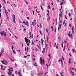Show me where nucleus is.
I'll use <instances>...</instances> for the list:
<instances>
[{
  "instance_id": "nucleus-9",
  "label": "nucleus",
  "mask_w": 76,
  "mask_h": 76,
  "mask_svg": "<svg viewBox=\"0 0 76 76\" xmlns=\"http://www.w3.org/2000/svg\"><path fill=\"white\" fill-rule=\"evenodd\" d=\"M8 74V75L10 76L11 75H12V72H8L7 73Z\"/></svg>"
},
{
  "instance_id": "nucleus-42",
  "label": "nucleus",
  "mask_w": 76,
  "mask_h": 76,
  "mask_svg": "<svg viewBox=\"0 0 76 76\" xmlns=\"http://www.w3.org/2000/svg\"><path fill=\"white\" fill-rule=\"evenodd\" d=\"M36 51H38V49L36 48L35 49Z\"/></svg>"
},
{
  "instance_id": "nucleus-7",
  "label": "nucleus",
  "mask_w": 76,
  "mask_h": 76,
  "mask_svg": "<svg viewBox=\"0 0 76 76\" xmlns=\"http://www.w3.org/2000/svg\"><path fill=\"white\" fill-rule=\"evenodd\" d=\"M68 35L69 36V37H71L72 39H73V35H72V34H70V31L69 32V33L68 34Z\"/></svg>"
},
{
  "instance_id": "nucleus-47",
  "label": "nucleus",
  "mask_w": 76,
  "mask_h": 76,
  "mask_svg": "<svg viewBox=\"0 0 76 76\" xmlns=\"http://www.w3.org/2000/svg\"><path fill=\"white\" fill-rule=\"evenodd\" d=\"M55 21H56V23H57V20L56 19H55Z\"/></svg>"
},
{
  "instance_id": "nucleus-64",
  "label": "nucleus",
  "mask_w": 76,
  "mask_h": 76,
  "mask_svg": "<svg viewBox=\"0 0 76 76\" xmlns=\"http://www.w3.org/2000/svg\"><path fill=\"white\" fill-rule=\"evenodd\" d=\"M25 51H26V48H25Z\"/></svg>"
},
{
  "instance_id": "nucleus-24",
  "label": "nucleus",
  "mask_w": 76,
  "mask_h": 76,
  "mask_svg": "<svg viewBox=\"0 0 76 76\" xmlns=\"http://www.w3.org/2000/svg\"><path fill=\"white\" fill-rule=\"evenodd\" d=\"M13 22L14 23H16V21H15V19H13Z\"/></svg>"
},
{
  "instance_id": "nucleus-12",
  "label": "nucleus",
  "mask_w": 76,
  "mask_h": 76,
  "mask_svg": "<svg viewBox=\"0 0 76 76\" xmlns=\"http://www.w3.org/2000/svg\"><path fill=\"white\" fill-rule=\"evenodd\" d=\"M45 48H43V51H42V53H44L45 52Z\"/></svg>"
},
{
  "instance_id": "nucleus-18",
  "label": "nucleus",
  "mask_w": 76,
  "mask_h": 76,
  "mask_svg": "<svg viewBox=\"0 0 76 76\" xmlns=\"http://www.w3.org/2000/svg\"><path fill=\"white\" fill-rule=\"evenodd\" d=\"M70 72H71L72 73V76H74V73H73V72H72V70H71V69H70Z\"/></svg>"
},
{
  "instance_id": "nucleus-55",
  "label": "nucleus",
  "mask_w": 76,
  "mask_h": 76,
  "mask_svg": "<svg viewBox=\"0 0 76 76\" xmlns=\"http://www.w3.org/2000/svg\"><path fill=\"white\" fill-rule=\"evenodd\" d=\"M2 22H3V20H1V23H2Z\"/></svg>"
},
{
  "instance_id": "nucleus-60",
  "label": "nucleus",
  "mask_w": 76,
  "mask_h": 76,
  "mask_svg": "<svg viewBox=\"0 0 76 76\" xmlns=\"http://www.w3.org/2000/svg\"><path fill=\"white\" fill-rule=\"evenodd\" d=\"M60 23H62V21H61V20H60L59 21Z\"/></svg>"
},
{
  "instance_id": "nucleus-62",
  "label": "nucleus",
  "mask_w": 76,
  "mask_h": 76,
  "mask_svg": "<svg viewBox=\"0 0 76 76\" xmlns=\"http://www.w3.org/2000/svg\"><path fill=\"white\" fill-rule=\"evenodd\" d=\"M22 46L23 47V43H22Z\"/></svg>"
},
{
  "instance_id": "nucleus-19",
  "label": "nucleus",
  "mask_w": 76,
  "mask_h": 76,
  "mask_svg": "<svg viewBox=\"0 0 76 76\" xmlns=\"http://www.w3.org/2000/svg\"><path fill=\"white\" fill-rule=\"evenodd\" d=\"M50 17H49L48 18H47V21L48 22V21H49V20H50Z\"/></svg>"
},
{
  "instance_id": "nucleus-39",
  "label": "nucleus",
  "mask_w": 76,
  "mask_h": 76,
  "mask_svg": "<svg viewBox=\"0 0 76 76\" xmlns=\"http://www.w3.org/2000/svg\"><path fill=\"white\" fill-rule=\"evenodd\" d=\"M58 28H61V24L59 25Z\"/></svg>"
},
{
  "instance_id": "nucleus-57",
  "label": "nucleus",
  "mask_w": 76,
  "mask_h": 76,
  "mask_svg": "<svg viewBox=\"0 0 76 76\" xmlns=\"http://www.w3.org/2000/svg\"><path fill=\"white\" fill-rule=\"evenodd\" d=\"M63 51H66V50H65V48H64V49H63Z\"/></svg>"
},
{
  "instance_id": "nucleus-51",
  "label": "nucleus",
  "mask_w": 76,
  "mask_h": 76,
  "mask_svg": "<svg viewBox=\"0 0 76 76\" xmlns=\"http://www.w3.org/2000/svg\"><path fill=\"white\" fill-rule=\"evenodd\" d=\"M59 0H56V1L57 2V3H58L59 2Z\"/></svg>"
},
{
  "instance_id": "nucleus-43",
  "label": "nucleus",
  "mask_w": 76,
  "mask_h": 76,
  "mask_svg": "<svg viewBox=\"0 0 76 76\" xmlns=\"http://www.w3.org/2000/svg\"><path fill=\"white\" fill-rule=\"evenodd\" d=\"M63 24V25H64V24H65V20H64V21Z\"/></svg>"
},
{
  "instance_id": "nucleus-50",
  "label": "nucleus",
  "mask_w": 76,
  "mask_h": 76,
  "mask_svg": "<svg viewBox=\"0 0 76 76\" xmlns=\"http://www.w3.org/2000/svg\"><path fill=\"white\" fill-rule=\"evenodd\" d=\"M68 46H69V45L68 44V43H67V45H66L67 48V47H68Z\"/></svg>"
},
{
  "instance_id": "nucleus-35",
  "label": "nucleus",
  "mask_w": 76,
  "mask_h": 76,
  "mask_svg": "<svg viewBox=\"0 0 76 76\" xmlns=\"http://www.w3.org/2000/svg\"><path fill=\"white\" fill-rule=\"evenodd\" d=\"M20 71H19L18 73V75H20Z\"/></svg>"
},
{
  "instance_id": "nucleus-30",
  "label": "nucleus",
  "mask_w": 76,
  "mask_h": 76,
  "mask_svg": "<svg viewBox=\"0 0 76 76\" xmlns=\"http://www.w3.org/2000/svg\"><path fill=\"white\" fill-rule=\"evenodd\" d=\"M5 14L6 16H7V12L6 11V10H5Z\"/></svg>"
},
{
  "instance_id": "nucleus-32",
  "label": "nucleus",
  "mask_w": 76,
  "mask_h": 76,
  "mask_svg": "<svg viewBox=\"0 0 76 76\" xmlns=\"http://www.w3.org/2000/svg\"><path fill=\"white\" fill-rule=\"evenodd\" d=\"M61 63H62V64H63V60H62V59H61Z\"/></svg>"
},
{
  "instance_id": "nucleus-16",
  "label": "nucleus",
  "mask_w": 76,
  "mask_h": 76,
  "mask_svg": "<svg viewBox=\"0 0 76 76\" xmlns=\"http://www.w3.org/2000/svg\"><path fill=\"white\" fill-rule=\"evenodd\" d=\"M41 74H42L41 73H39L38 74V76H41Z\"/></svg>"
},
{
  "instance_id": "nucleus-36",
  "label": "nucleus",
  "mask_w": 76,
  "mask_h": 76,
  "mask_svg": "<svg viewBox=\"0 0 76 76\" xmlns=\"http://www.w3.org/2000/svg\"><path fill=\"white\" fill-rule=\"evenodd\" d=\"M56 28H55L54 32L56 33Z\"/></svg>"
},
{
  "instance_id": "nucleus-46",
  "label": "nucleus",
  "mask_w": 76,
  "mask_h": 76,
  "mask_svg": "<svg viewBox=\"0 0 76 76\" xmlns=\"http://www.w3.org/2000/svg\"><path fill=\"white\" fill-rule=\"evenodd\" d=\"M48 37H47V42H48Z\"/></svg>"
},
{
  "instance_id": "nucleus-49",
  "label": "nucleus",
  "mask_w": 76,
  "mask_h": 76,
  "mask_svg": "<svg viewBox=\"0 0 76 76\" xmlns=\"http://www.w3.org/2000/svg\"><path fill=\"white\" fill-rule=\"evenodd\" d=\"M40 34H41V35H42V33L41 32V31H40Z\"/></svg>"
},
{
  "instance_id": "nucleus-33",
  "label": "nucleus",
  "mask_w": 76,
  "mask_h": 76,
  "mask_svg": "<svg viewBox=\"0 0 76 76\" xmlns=\"http://www.w3.org/2000/svg\"><path fill=\"white\" fill-rule=\"evenodd\" d=\"M72 51L73 53H74L75 52V49H73L72 50Z\"/></svg>"
},
{
  "instance_id": "nucleus-63",
  "label": "nucleus",
  "mask_w": 76,
  "mask_h": 76,
  "mask_svg": "<svg viewBox=\"0 0 76 76\" xmlns=\"http://www.w3.org/2000/svg\"><path fill=\"white\" fill-rule=\"evenodd\" d=\"M56 76H60V75L58 74H56Z\"/></svg>"
},
{
  "instance_id": "nucleus-21",
  "label": "nucleus",
  "mask_w": 76,
  "mask_h": 76,
  "mask_svg": "<svg viewBox=\"0 0 76 76\" xmlns=\"http://www.w3.org/2000/svg\"><path fill=\"white\" fill-rule=\"evenodd\" d=\"M62 4H63V2H61L60 3V6H62Z\"/></svg>"
},
{
  "instance_id": "nucleus-45",
  "label": "nucleus",
  "mask_w": 76,
  "mask_h": 76,
  "mask_svg": "<svg viewBox=\"0 0 76 76\" xmlns=\"http://www.w3.org/2000/svg\"><path fill=\"white\" fill-rule=\"evenodd\" d=\"M56 48H58V44L57 45L56 47Z\"/></svg>"
},
{
  "instance_id": "nucleus-13",
  "label": "nucleus",
  "mask_w": 76,
  "mask_h": 76,
  "mask_svg": "<svg viewBox=\"0 0 76 76\" xmlns=\"http://www.w3.org/2000/svg\"><path fill=\"white\" fill-rule=\"evenodd\" d=\"M46 30V32L47 33V34L49 35H50V33L49 32H48V29H47V28Z\"/></svg>"
},
{
  "instance_id": "nucleus-8",
  "label": "nucleus",
  "mask_w": 76,
  "mask_h": 76,
  "mask_svg": "<svg viewBox=\"0 0 76 76\" xmlns=\"http://www.w3.org/2000/svg\"><path fill=\"white\" fill-rule=\"evenodd\" d=\"M13 69V68H10L8 69V70L9 72H12V71H13V69Z\"/></svg>"
},
{
  "instance_id": "nucleus-26",
  "label": "nucleus",
  "mask_w": 76,
  "mask_h": 76,
  "mask_svg": "<svg viewBox=\"0 0 76 76\" xmlns=\"http://www.w3.org/2000/svg\"><path fill=\"white\" fill-rule=\"evenodd\" d=\"M48 8L49 9H50V5H48Z\"/></svg>"
},
{
  "instance_id": "nucleus-25",
  "label": "nucleus",
  "mask_w": 76,
  "mask_h": 76,
  "mask_svg": "<svg viewBox=\"0 0 76 76\" xmlns=\"http://www.w3.org/2000/svg\"><path fill=\"white\" fill-rule=\"evenodd\" d=\"M13 16H13V19H15V18H16V17L15 16V15H13Z\"/></svg>"
},
{
  "instance_id": "nucleus-56",
  "label": "nucleus",
  "mask_w": 76,
  "mask_h": 76,
  "mask_svg": "<svg viewBox=\"0 0 76 76\" xmlns=\"http://www.w3.org/2000/svg\"><path fill=\"white\" fill-rule=\"evenodd\" d=\"M31 32H30L29 33V35H31Z\"/></svg>"
},
{
  "instance_id": "nucleus-6",
  "label": "nucleus",
  "mask_w": 76,
  "mask_h": 76,
  "mask_svg": "<svg viewBox=\"0 0 76 76\" xmlns=\"http://www.w3.org/2000/svg\"><path fill=\"white\" fill-rule=\"evenodd\" d=\"M1 5L0 4V19H1Z\"/></svg>"
},
{
  "instance_id": "nucleus-17",
  "label": "nucleus",
  "mask_w": 76,
  "mask_h": 76,
  "mask_svg": "<svg viewBox=\"0 0 76 76\" xmlns=\"http://www.w3.org/2000/svg\"><path fill=\"white\" fill-rule=\"evenodd\" d=\"M71 60V59L70 58L69 60V61H68L69 63V64L71 63V62H70Z\"/></svg>"
},
{
  "instance_id": "nucleus-44",
  "label": "nucleus",
  "mask_w": 76,
  "mask_h": 76,
  "mask_svg": "<svg viewBox=\"0 0 76 76\" xmlns=\"http://www.w3.org/2000/svg\"><path fill=\"white\" fill-rule=\"evenodd\" d=\"M33 65H34V66H37V64H33Z\"/></svg>"
},
{
  "instance_id": "nucleus-27",
  "label": "nucleus",
  "mask_w": 76,
  "mask_h": 76,
  "mask_svg": "<svg viewBox=\"0 0 76 76\" xmlns=\"http://www.w3.org/2000/svg\"><path fill=\"white\" fill-rule=\"evenodd\" d=\"M47 47H48V45H47V44L45 45V48H47Z\"/></svg>"
},
{
  "instance_id": "nucleus-61",
  "label": "nucleus",
  "mask_w": 76,
  "mask_h": 76,
  "mask_svg": "<svg viewBox=\"0 0 76 76\" xmlns=\"http://www.w3.org/2000/svg\"><path fill=\"white\" fill-rule=\"evenodd\" d=\"M4 1V3H6V2H5V0H3Z\"/></svg>"
},
{
  "instance_id": "nucleus-10",
  "label": "nucleus",
  "mask_w": 76,
  "mask_h": 76,
  "mask_svg": "<svg viewBox=\"0 0 76 76\" xmlns=\"http://www.w3.org/2000/svg\"><path fill=\"white\" fill-rule=\"evenodd\" d=\"M48 56L49 57V58H48V60L49 61L51 59V55H50V54H48Z\"/></svg>"
},
{
  "instance_id": "nucleus-29",
  "label": "nucleus",
  "mask_w": 76,
  "mask_h": 76,
  "mask_svg": "<svg viewBox=\"0 0 76 76\" xmlns=\"http://www.w3.org/2000/svg\"><path fill=\"white\" fill-rule=\"evenodd\" d=\"M32 44L33 45H35V44H34V41H32Z\"/></svg>"
},
{
  "instance_id": "nucleus-23",
  "label": "nucleus",
  "mask_w": 76,
  "mask_h": 76,
  "mask_svg": "<svg viewBox=\"0 0 76 76\" xmlns=\"http://www.w3.org/2000/svg\"><path fill=\"white\" fill-rule=\"evenodd\" d=\"M40 7H41L42 10H44V9H43V8L42 7V5H41L40 6Z\"/></svg>"
},
{
  "instance_id": "nucleus-28",
  "label": "nucleus",
  "mask_w": 76,
  "mask_h": 76,
  "mask_svg": "<svg viewBox=\"0 0 76 76\" xmlns=\"http://www.w3.org/2000/svg\"><path fill=\"white\" fill-rule=\"evenodd\" d=\"M59 17L60 18H61V16H62V14H59Z\"/></svg>"
},
{
  "instance_id": "nucleus-20",
  "label": "nucleus",
  "mask_w": 76,
  "mask_h": 76,
  "mask_svg": "<svg viewBox=\"0 0 76 76\" xmlns=\"http://www.w3.org/2000/svg\"><path fill=\"white\" fill-rule=\"evenodd\" d=\"M73 29H74V27H72V33L73 34Z\"/></svg>"
},
{
  "instance_id": "nucleus-1",
  "label": "nucleus",
  "mask_w": 76,
  "mask_h": 76,
  "mask_svg": "<svg viewBox=\"0 0 76 76\" xmlns=\"http://www.w3.org/2000/svg\"><path fill=\"white\" fill-rule=\"evenodd\" d=\"M24 39L26 43H28V42L31 43V41L30 40H29L28 38H26V37H25Z\"/></svg>"
},
{
  "instance_id": "nucleus-48",
  "label": "nucleus",
  "mask_w": 76,
  "mask_h": 76,
  "mask_svg": "<svg viewBox=\"0 0 76 76\" xmlns=\"http://www.w3.org/2000/svg\"><path fill=\"white\" fill-rule=\"evenodd\" d=\"M72 26V25H71V24H69V27L70 28H71V26Z\"/></svg>"
},
{
  "instance_id": "nucleus-59",
  "label": "nucleus",
  "mask_w": 76,
  "mask_h": 76,
  "mask_svg": "<svg viewBox=\"0 0 76 76\" xmlns=\"http://www.w3.org/2000/svg\"><path fill=\"white\" fill-rule=\"evenodd\" d=\"M27 56H24V58H26V57H27Z\"/></svg>"
},
{
  "instance_id": "nucleus-14",
  "label": "nucleus",
  "mask_w": 76,
  "mask_h": 76,
  "mask_svg": "<svg viewBox=\"0 0 76 76\" xmlns=\"http://www.w3.org/2000/svg\"><path fill=\"white\" fill-rule=\"evenodd\" d=\"M41 40L42 41V44H44V43L43 42H44V40H43L42 38L41 39Z\"/></svg>"
},
{
  "instance_id": "nucleus-11",
  "label": "nucleus",
  "mask_w": 76,
  "mask_h": 76,
  "mask_svg": "<svg viewBox=\"0 0 76 76\" xmlns=\"http://www.w3.org/2000/svg\"><path fill=\"white\" fill-rule=\"evenodd\" d=\"M13 49V48H12V50L13 53L14 54H16V52Z\"/></svg>"
},
{
  "instance_id": "nucleus-3",
  "label": "nucleus",
  "mask_w": 76,
  "mask_h": 76,
  "mask_svg": "<svg viewBox=\"0 0 76 76\" xmlns=\"http://www.w3.org/2000/svg\"><path fill=\"white\" fill-rule=\"evenodd\" d=\"M0 34H1V36H3V35H4L5 37H6V33H4V31H1L0 32Z\"/></svg>"
},
{
  "instance_id": "nucleus-38",
  "label": "nucleus",
  "mask_w": 76,
  "mask_h": 76,
  "mask_svg": "<svg viewBox=\"0 0 76 76\" xmlns=\"http://www.w3.org/2000/svg\"><path fill=\"white\" fill-rule=\"evenodd\" d=\"M4 49H3L2 50L1 52H2V53H3V52H4Z\"/></svg>"
},
{
  "instance_id": "nucleus-22",
  "label": "nucleus",
  "mask_w": 76,
  "mask_h": 76,
  "mask_svg": "<svg viewBox=\"0 0 76 76\" xmlns=\"http://www.w3.org/2000/svg\"><path fill=\"white\" fill-rule=\"evenodd\" d=\"M62 43H61V45H62V48H63V43H64V42H63L62 41Z\"/></svg>"
},
{
  "instance_id": "nucleus-52",
  "label": "nucleus",
  "mask_w": 76,
  "mask_h": 76,
  "mask_svg": "<svg viewBox=\"0 0 76 76\" xmlns=\"http://www.w3.org/2000/svg\"><path fill=\"white\" fill-rule=\"evenodd\" d=\"M65 18L66 19H67V17H66V15H65Z\"/></svg>"
},
{
  "instance_id": "nucleus-37",
  "label": "nucleus",
  "mask_w": 76,
  "mask_h": 76,
  "mask_svg": "<svg viewBox=\"0 0 76 76\" xmlns=\"http://www.w3.org/2000/svg\"><path fill=\"white\" fill-rule=\"evenodd\" d=\"M60 74L61 75V76H63V74H62V72L60 73Z\"/></svg>"
},
{
  "instance_id": "nucleus-54",
  "label": "nucleus",
  "mask_w": 76,
  "mask_h": 76,
  "mask_svg": "<svg viewBox=\"0 0 76 76\" xmlns=\"http://www.w3.org/2000/svg\"><path fill=\"white\" fill-rule=\"evenodd\" d=\"M34 22H32V25H34Z\"/></svg>"
},
{
  "instance_id": "nucleus-31",
  "label": "nucleus",
  "mask_w": 76,
  "mask_h": 76,
  "mask_svg": "<svg viewBox=\"0 0 76 76\" xmlns=\"http://www.w3.org/2000/svg\"><path fill=\"white\" fill-rule=\"evenodd\" d=\"M27 46H29V43H27Z\"/></svg>"
},
{
  "instance_id": "nucleus-15",
  "label": "nucleus",
  "mask_w": 76,
  "mask_h": 76,
  "mask_svg": "<svg viewBox=\"0 0 76 76\" xmlns=\"http://www.w3.org/2000/svg\"><path fill=\"white\" fill-rule=\"evenodd\" d=\"M33 38V34H32V36L31 35L29 37L30 38Z\"/></svg>"
},
{
  "instance_id": "nucleus-53",
  "label": "nucleus",
  "mask_w": 76,
  "mask_h": 76,
  "mask_svg": "<svg viewBox=\"0 0 76 76\" xmlns=\"http://www.w3.org/2000/svg\"><path fill=\"white\" fill-rule=\"evenodd\" d=\"M9 20V17L7 16V20Z\"/></svg>"
},
{
  "instance_id": "nucleus-41",
  "label": "nucleus",
  "mask_w": 76,
  "mask_h": 76,
  "mask_svg": "<svg viewBox=\"0 0 76 76\" xmlns=\"http://www.w3.org/2000/svg\"><path fill=\"white\" fill-rule=\"evenodd\" d=\"M69 17L71 16V15L70 14V13H69Z\"/></svg>"
},
{
  "instance_id": "nucleus-58",
  "label": "nucleus",
  "mask_w": 76,
  "mask_h": 76,
  "mask_svg": "<svg viewBox=\"0 0 76 76\" xmlns=\"http://www.w3.org/2000/svg\"><path fill=\"white\" fill-rule=\"evenodd\" d=\"M47 12H48V13H49V10H47Z\"/></svg>"
},
{
  "instance_id": "nucleus-4",
  "label": "nucleus",
  "mask_w": 76,
  "mask_h": 76,
  "mask_svg": "<svg viewBox=\"0 0 76 76\" xmlns=\"http://www.w3.org/2000/svg\"><path fill=\"white\" fill-rule=\"evenodd\" d=\"M23 23H24L25 25H26L27 26H29V22H25V21H23Z\"/></svg>"
},
{
  "instance_id": "nucleus-34",
  "label": "nucleus",
  "mask_w": 76,
  "mask_h": 76,
  "mask_svg": "<svg viewBox=\"0 0 76 76\" xmlns=\"http://www.w3.org/2000/svg\"><path fill=\"white\" fill-rule=\"evenodd\" d=\"M51 28H52V31H53L54 30V29H53V26H51Z\"/></svg>"
},
{
  "instance_id": "nucleus-5",
  "label": "nucleus",
  "mask_w": 76,
  "mask_h": 76,
  "mask_svg": "<svg viewBox=\"0 0 76 76\" xmlns=\"http://www.w3.org/2000/svg\"><path fill=\"white\" fill-rule=\"evenodd\" d=\"M2 63L3 64H5V65H7V63H8V62H7V61H6L5 60H4L3 61H1Z\"/></svg>"
},
{
  "instance_id": "nucleus-2",
  "label": "nucleus",
  "mask_w": 76,
  "mask_h": 76,
  "mask_svg": "<svg viewBox=\"0 0 76 76\" xmlns=\"http://www.w3.org/2000/svg\"><path fill=\"white\" fill-rule=\"evenodd\" d=\"M40 64H41V65H42V62L43 63V64H44V63L45 62V61H44V59H43L42 60V58L40 57Z\"/></svg>"
},
{
  "instance_id": "nucleus-40",
  "label": "nucleus",
  "mask_w": 76,
  "mask_h": 76,
  "mask_svg": "<svg viewBox=\"0 0 76 76\" xmlns=\"http://www.w3.org/2000/svg\"><path fill=\"white\" fill-rule=\"evenodd\" d=\"M32 12H33V15H35V13H34V11H33Z\"/></svg>"
}]
</instances>
